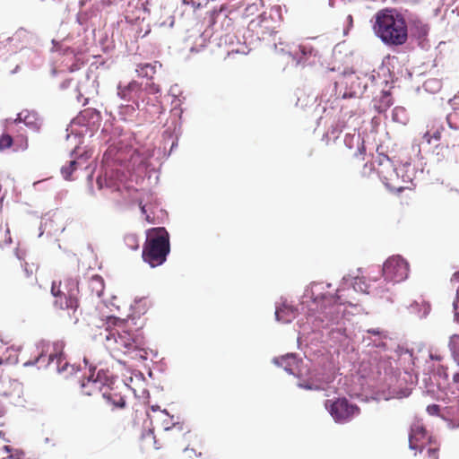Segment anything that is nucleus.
Returning a JSON list of instances; mask_svg holds the SVG:
<instances>
[{
  "mask_svg": "<svg viewBox=\"0 0 459 459\" xmlns=\"http://www.w3.org/2000/svg\"><path fill=\"white\" fill-rule=\"evenodd\" d=\"M410 313L416 315L419 318H426L431 311V305L429 301L420 302L413 300L409 306Z\"/></svg>",
  "mask_w": 459,
  "mask_h": 459,
  "instance_id": "nucleus-22",
  "label": "nucleus"
},
{
  "mask_svg": "<svg viewBox=\"0 0 459 459\" xmlns=\"http://www.w3.org/2000/svg\"><path fill=\"white\" fill-rule=\"evenodd\" d=\"M372 345L384 351L393 350L392 348L389 347V342L387 340L385 333L382 337H378L373 340Z\"/></svg>",
  "mask_w": 459,
  "mask_h": 459,
  "instance_id": "nucleus-39",
  "label": "nucleus"
},
{
  "mask_svg": "<svg viewBox=\"0 0 459 459\" xmlns=\"http://www.w3.org/2000/svg\"><path fill=\"white\" fill-rule=\"evenodd\" d=\"M414 23L420 29V33L422 35H426L428 33V30H429L428 26L426 24H424L420 20L415 21Z\"/></svg>",
  "mask_w": 459,
  "mask_h": 459,
  "instance_id": "nucleus-56",
  "label": "nucleus"
},
{
  "mask_svg": "<svg viewBox=\"0 0 459 459\" xmlns=\"http://www.w3.org/2000/svg\"><path fill=\"white\" fill-rule=\"evenodd\" d=\"M377 273V276H370V280L377 281L380 276L387 282L393 284L406 281L410 275L409 262L401 255H393L385 259L382 265H374L370 273Z\"/></svg>",
  "mask_w": 459,
  "mask_h": 459,
  "instance_id": "nucleus-5",
  "label": "nucleus"
},
{
  "mask_svg": "<svg viewBox=\"0 0 459 459\" xmlns=\"http://www.w3.org/2000/svg\"><path fill=\"white\" fill-rule=\"evenodd\" d=\"M177 126L173 125V127L169 126L168 129L164 132V134H169V137L165 138L166 141H170L172 144H175L178 141V134H177Z\"/></svg>",
  "mask_w": 459,
  "mask_h": 459,
  "instance_id": "nucleus-43",
  "label": "nucleus"
},
{
  "mask_svg": "<svg viewBox=\"0 0 459 459\" xmlns=\"http://www.w3.org/2000/svg\"><path fill=\"white\" fill-rule=\"evenodd\" d=\"M36 347L39 351H48V349H49V342L45 340V339H41L40 341H39L37 343H36Z\"/></svg>",
  "mask_w": 459,
  "mask_h": 459,
  "instance_id": "nucleus-54",
  "label": "nucleus"
},
{
  "mask_svg": "<svg viewBox=\"0 0 459 459\" xmlns=\"http://www.w3.org/2000/svg\"><path fill=\"white\" fill-rule=\"evenodd\" d=\"M123 147L117 150L118 160L121 166L130 172H137L144 169H155L151 160H166L178 145H170L169 151L161 149L159 145H117Z\"/></svg>",
  "mask_w": 459,
  "mask_h": 459,
  "instance_id": "nucleus-2",
  "label": "nucleus"
},
{
  "mask_svg": "<svg viewBox=\"0 0 459 459\" xmlns=\"http://www.w3.org/2000/svg\"><path fill=\"white\" fill-rule=\"evenodd\" d=\"M92 290H96V294L99 298L104 295L105 281L100 274H94L91 276Z\"/></svg>",
  "mask_w": 459,
  "mask_h": 459,
  "instance_id": "nucleus-30",
  "label": "nucleus"
},
{
  "mask_svg": "<svg viewBox=\"0 0 459 459\" xmlns=\"http://www.w3.org/2000/svg\"><path fill=\"white\" fill-rule=\"evenodd\" d=\"M65 343L63 341H56L53 342V353L56 354V356L58 359V361H62L65 359L66 354L64 351Z\"/></svg>",
  "mask_w": 459,
  "mask_h": 459,
  "instance_id": "nucleus-40",
  "label": "nucleus"
},
{
  "mask_svg": "<svg viewBox=\"0 0 459 459\" xmlns=\"http://www.w3.org/2000/svg\"><path fill=\"white\" fill-rule=\"evenodd\" d=\"M431 374L438 378V381L436 384V386L437 390L441 391L442 393H446V389H450V384L448 383L449 379V374L447 371V368L445 367H438L437 368L430 369Z\"/></svg>",
  "mask_w": 459,
  "mask_h": 459,
  "instance_id": "nucleus-21",
  "label": "nucleus"
},
{
  "mask_svg": "<svg viewBox=\"0 0 459 459\" xmlns=\"http://www.w3.org/2000/svg\"><path fill=\"white\" fill-rule=\"evenodd\" d=\"M97 185H98V187L99 189H102L104 187H108V188H110L113 192H117L120 196L126 201V197H127V195H123L122 193L124 191H126V188L127 186H130L129 185H124L123 186H116L114 184H109V183H104L102 182V180H100V178H97Z\"/></svg>",
  "mask_w": 459,
  "mask_h": 459,
  "instance_id": "nucleus-32",
  "label": "nucleus"
},
{
  "mask_svg": "<svg viewBox=\"0 0 459 459\" xmlns=\"http://www.w3.org/2000/svg\"><path fill=\"white\" fill-rule=\"evenodd\" d=\"M392 117L394 121L401 124H406L408 120L406 110L403 107H395L393 109Z\"/></svg>",
  "mask_w": 459,
  "mask_h": 459,
  "instance_id": "nucleus-35",
  "label": "nucleus"
},
{
  "mask_svg": "<svg viewBox=\"0 0 459 459\" xmlns=\"http://www.w3.org/2000/svg\"><path fill=\"white\" fill-rule=\"evenodd\" d=\"M356 285L359 286L361 292L366 293V294L370 293V290H368L369 285H368L365 281H360L359 283H357Z\"/></svg>",
  "mask_w": 459,
  "mask_h": 459,
  "instance_id": "nucleus-58",
  "label": "nucleus"
},
{
  "mask_svg": "<svg viewBox=\"0 0 459 459\" xmlns=\"http://www.w3.org/2000/svg\"><path fill=\"white\" fill-rule=\"evenodd\" d=\"M94 118L100 117V112L96 109L92 108H87L84 109L80 113V115L72 122L70 126V131L71 134H74L75 136H78V142H82V137L90 132L89 128L82 123H84L86 118Z\"/></svg>",
  "mask_w": 459,
  "mask_h": 459,
  "instance_id": "nucleus-15",
  "label": "nucleus"
},
{
  "mask_svg": "<svg viewBox=\"0 0 459 459\" xmlns=\"http://www.w3.org/2000/svg\"><path fill=\"white\" fill-rule=\"evenodd\" d=\"M15 452H16L15 455H8L4 459H22V457L24 456V454L22 452H19L18 450H15Z\"/></svg>",
  "mask_w": 459,
  "mask_h": 459,
  "instance_id": "nucleus-64",
  "label": "nucleus"
},
{
  "mask_svg": "<svg viewBox=\"0 0 459 459\" xmlns=\"http://www.w3.org/2000/svg\"><path fill=\"white\" fill-rule=\"evenodd\" d=\"M293 366L297 367L295 364H292L290 360L286 362V364L282 367L283 370L290 376H294L295 377H299V375L297 374L293 368Z\"/></svg>",
  "mask_w": 459,
  "mask_h": 459,
  "instance_id": "nucleus-51",
  "label": "nucleus"
},
{
  "mask_svg": "<svg viewBox=\"0 0 459 459\" xmlns=\"http://www.w3.org/2000/svg\"><path fill=\"white\" fill-rule=\"evenodd\" d=\"M21 123H23L33 132H39L42 125V121L36 111L23 109L18 113L17 117L8 125V132L2 134L0 143H13V142L22 143L27 142V136L23 133H18V127Z\"/></svg>",
  "mask_w": 459,
  "mask_h": 459,
  "instance_id": "nucleus-6",
  "label": "nucleus"
},
{
  "mask_svg": "<svg viewBox=\"0 0 459 459\" xmlns=\"http://www.w3.org/2000/svg\"><path fill=\"white\" fill-rule=\"evenodd\" d=\"M178 420L173 421L170 426H165L164 431L168 432L172 430L174 428H177L179 431L184 429V421H179V417H177Z\"/></svg>",
  "mask_w": 459,
  "mask_h": 459,
  "instance_id": "nucleus-49",
  "label": "nucleus"
},
{
  "mask_svg": "<svg viewBox=\"0 0 459 459\" xmlns=\"http://www.w3.org/2000/svg\"><path fill=\"white\" fill-rule=\"evenodd\" d=\"M117 395H118V394H112L108 392L102 393V398L105 400V402L108 404H109L113 407V410L114 409H119V410L125 409L127 405L126 397L125 395L119 394V399L116 400V399H114V396H117Z\"/></svg>",
  "mask_w": 459,
  "mask_h": 459,
  "instance_id": "nucleus-26",
  "label": "nucleus"
},
{
  "mask_svg": "<svg viewBox=\"0 0 459 459\" xmlns=\"http://www.w3.org/2000/svg\"><path fill=\"white\" fill-rule=\"evenodd\" d=\"M377 176L379 180L384 184L385 187L393 194L400 195L404 191V186H393L389 182L386 176H385L382 172L377 171Z\"/></svg>",
  "mask_w": 459,
  "mask_h": 459,
  "instance_id": "nucleus-34",
  "label": "nucleus"
},
{
  "mask_svg": "<svg viewBox=\"0 0 459 459\" xmlns=\"http://www.w3.org/2000/svg\"><path fill=\"white\" fill-rule=\"evenodd\" d=\"M79 277H67L65 280V300L59 302L58 299L54 300V307L62 310H71L72 314L69 313V316L74 318V324L76 325L79 322V317L75 315L77 309L80 307L79 300Z\"/></svg>",
  "mask_w": 459,
  "mask_h": 459,
  "instance_id": "nucleus-9",
  "label": "nucleus"
},
{
  "mask_svg": "<svg viewBox=\"0 0 459 459\" xmlns=\"http://www.w3.org/2000/svg\"><path fill=\"white\" fill-rule=\"evenodd\" d=\"M93 152L92 145H74L69 152V157L77 162V168L87 169V163L92 157Z\"/></svg>",
  "mask_w": 459,
  "mask_h": 459,
  "instance_id": "nucleus-17",
  "label": "nucleus"
},
{
  "mask_svg": "<svg viewBox=\"0 0 459 459\" xmlns=\"http://www.w3.org/2000/svg\"><path fill=\"white\" fill-rule=\"evenodd\" d=\"M431 373H425L424 372V377L422 379V383L425 388V392L427 394L430 395L433 398H436V390L435 385L436 384L432 380V377L430 375Z\"/></svg>",
  "mask_w": 459,
  "mask_h": 459,
  "instance_id": "nucleus-33",
  "label": "nucleus"
},
{
  "mask_svg": "<svg viewBox=\"0 0 459 459\" xmlns=\"http://www.w3.org/2000/svg\"><path fill=\"white\" fill-rule=\"evenodd\" d=\"M126 246L131 250L136 251L139 249V238L136 234L129 233L124 237Z\"/></svg>",
  "mask_w": 459,
  "mask_h": 459,
  "instance_id": "nucleus-37",
  "label": "nucleus"
},
{
  "mask_svg": "<svg viewBox=\"0 0 459 459\" xmlns=\"http://www.w3.org/2000/svg\"><path fill=\"white\" fill-rule=\"evenodd\" d=\"M324 406L337 424L348 423L360 413V408L355 403L341 394L325 399Z\"/></svg>",
  "mask_w": 459,
  "mask_h": 459,
  "instance_id": "nucleus-8",
  "label": "nucleus"
},
{
  "mask_svg": "<svg viewBox=\"0 0 459 459\" xmlns=\"http://www.w3.org/2000/svg\"><path fill=\"white\" fill-rule=\"evenodd\" d=\"M345 307L342 305L325 307L314 316L313 324L321 328L314 336L309 337L313 345L332 341L333 343L342 342L349 338L345 326Z\"/></svg>",
  "mask_w": 459,
  "mask_h": 459,
  "instance_id": "nucleus-1",
  "label": "nucleus"
},
{
  "mask_svg": "<svg viewBox=\"0 0 459 459\" xmlns=\"http://www.w3.org/2000/svg\"><path fill=\"white\" fill-rule=\"evenodd\" d=\"M146 437H152L155 439L154 429L153 427L149 428L142 432V438H145Z\"/></svg>",
  "mask_w": 459,
  "mask_h": 459,
  "instance_id": "nucleus-59",
  "label": "nucleus"
},
{
  "mask_svg": "<svg viewBox=\"0 0 459 459\" xmlns=\"http://www.w3.org/2000/svg\"><path fill=\"white\" fill-rule=\"evenodd\" d=\"M71 366L69 363H65L63 366L60 365V362L56 363V372L58 374H63L65 371L67 370V368Z\"/></svg>",
  "mask_w": 459,
  "mask_h": 459,
  "instance_id": "nucleus-61",
  "label": "nucleus"
},
{
  "mask_svg": "<svg viewBox=\"0 0 459 459\" xmlns=\"http://www.w3.org/2000/svg\"><path fill=\"white\" fill-rule=\"evenodd\" d=\"M145 234L142 258L151 268H156L165 264L170 254V234L165 227L147 229Z\"/></svg>",
  "mask_w": 459,
  "mask_h": 459,
  "instance_id": "nucleus-4",
  "label": "nucleus"
},
{
  "mask_svg": "<svg viewBox=\"0 0 459 459\" xmlns=\"http://www.w3.org/2000/svg\"><path fill=\"white\" fill-rule=\"evenodd\" d=\"M122 194L127 195L126 201L130 204L138 205L142 216L148 223H157L155 210L159 208L160 202L152 191L138 189L131 186H127Z\"/></svg>",
  "mask_w": 459,
  "mask_h": 459,
  "instance_id": "nucleus-7",
  "label": "nucleus"
},
{
  "mask_svg": "<svg viewBox=\"0 0 459 459\" xmlns=\"http://www.w3.org/2000/svg\"><path fill=\"white\" fill-rule=\"evenodd\" d=\"M131 338L134 340V350L136 351H143L145 345V338L142 331V326L135 329L134 333H131Z\"/></svg>",
  "mask_w": 459,
  "mask_h": 459,
  "instance_id": "nucleus-29",
  "label": "nucleus"
},
{
  "mask_svg": "<svg viewBox=\"0 0 459 459\" xmlns=\"http://www.w3.org/2000/svg\"><path fill=\"white\" fill-rule=\"evenodd\" d=\"M120 328L122 329V333L118 334L117 339H116V342L129 351L132 350L136 351L134 350V340L131 338V329H129L127 325Z\"/></svg>",
  "mask_w": 459,
  "mask_h": 459,
  "instance_id": "nucleus-25",
  "label": "nucleus"
},
{
  "mask_svg": "<svg viewBox=\"0 0 459 459\" xmlns=\"http://www.w3.org/2000/svg\"><path fill=\"white\" fill-rule=\"evenodd\" d=\"M393 105V98L388 91H383L379 99L374 100V108L378 113L385 112Z\"/></svg>",
  "mask_w": 459,
  "mask_h": 459,
  "instance_id": "nucleus-24",
  "label": "nucleus"
},
{
  "mask_svg": "<svg viewBox=\"0 0 459 459\" xmlns=\"http://www.w3.org/2000/svg\"><path fill=\"white\" fill-rule=\"evenodd\" d=\"M375 170H376V168H375L374 164L373 163H369L368 161H367L364 164V166H363V168H362V169L360 171V176L362 178L369 177L370 174L372 172H374Z\"/></svg>",
  "mask_w": 459,
  "mask_h": 459,
  "instance_id": "nucleus-46",
  "label": "nucleus"
},
{
  "mask_svg": "<svg viewBox=\"0 0 459 459\" xmlns=\"http://www.w3.org/2000/svg\"><path fill=\"white\" fill-rule=\"evenodd\" d=\"M440 419L447 423L449 429H459V400L443 408Z\"/></svg>",
  "mask_w": 459,
  "mask_h": 459,
  "instance_id": "nucleus-19",
  "label": "nucleus"
},
{
  "mask_svg": "<svg viewBox=\"0 0 459 459\" xmlns=\"http://www.w3.org/2000/svg\"><path fill=\"white\" fill-rule=\"evenodd\" d=\"M319 284V282L313 281L310 283V285L305 288L303 295L299 299V306H301V310L303 312H305L306 309L311 310L308 303L318 305L324 299L325 294L323 291L319 292L318 294H315L313 290V288Z\"/></svg>",
  "mask_w": 459,
  "mask_h": 459,
  "instance_id": "nucleus-18",
  "label": "nucleus"
},
{
  "mask_svg": "<svg viewBox=\"0 0 459 459\" xmlns=\"http://www.w3.org/2000/svg\"><path fill=\"white\" fill-rule=\"evenodd\" d=\"M361 82L354 73L342 75L341 81L335 82L336 93L343 99L356 97L361 93Z\"/></svg>",
  "mask_w": 459,
  "mask_h": 459,
  "instance_id": "nucleus-10",
  "label": "nucleus"
},
{
  "mask_svg": "<svg viewBox=\"0 0 459 459\" xmlns=\"http://www.w3.org/2000/svg\"><path fill=\"white\" fill-rule=\"evenodd\" d=\"M14 255L16 256V258L20 261H22L25 259V252L22 249H20L19 247H16L14 249Z\"/></svg>",
  "mask_w": 459,
  "mask_h": 459,
  "instance_id": "nucleus-62",
  "label": "nucleus"
},
{
  "mask_svg": "<svg viewBox=\"0 0 459 459\" xmlns=\"http://www.w3.org/2000/svg\"><path fill=\"white\" fill-rule=\"evenodd\" d=\"M341 131L338 127H333L331 131L326 133L327 141H336L339 137Z\"/></svg>",
  "mask_w": 459,
  "mask_h": 459,
  "instance_id": "nucleus-52",
  "label": "nucleus"
},
{
  "mask_svg": "<svg viewBox=\"0 0 459 459\" xmlns=\"http://www.w3.org/2000/svg\"><path fill=\"white\" fill-rule=\"evenodd\" d=\"M367 154V145H357V151L354 152L353 157L357 159L365 160Z\"/></svg>",
  "mask_w": 459,
  "mask_h": 459,
  "instance_id": "nucleus-48",
  "label": "nucleus"
},
{
  "mask_svg": "<svg viewBox=\"0 0 459 459\" xmlns=\"http://www.w3.org/2000/svg\"><path fill=\"white\" fill-rule=\"evenodd\" d=\"M60 286H61V282H59V284L56 286V281H53L51 290H50V293L55 298V300L58 299L59 302L61 300H65V292L60 289Z\"/></svg>",
  "mask_w": 459,
  "mask_h": 459,
  "instance_id": "nucleus-42",
  "label": "nucleus"
},
{
  "mask_svg": "<svg viewBox=\"0 0 459 459\" xmlns=\"http://www.w3.org/2000/svg\"><path fill=\"white\" fill-rule=\"evenodd\" d=\"M412 151L417 152L416 155L420 159H427L434 162H440L445 159H448L451 154L450 145H428L429 149L424 150L426 157L421 154V145H411Z\"/></svg>",
  "mask_w": 459,
  "mask_h": 459,
  "instance_id": "nucleus-14",
  "label": "nucleus"
},
{
  "mask_svg": "<svg viewBox=\"0 0 459 459\" xmlns=\"http://www.w3.org/2000/svg\"><path fill=\"white\" fill-rule=\"evenodd\" d=\"M296 385L303 390L307 391H323V387L320 384L314 382L307 378L299 377Z\"/></svg>",
  "mask_w": 459,
  "mask_h": 459,
  "instance_id": "nucleus-28",
  "label": "nucleus"
},
{
  "mask_svg": "<svg viewBox=\"0 0 459 459\" xmlns=\"http://www.w3.org/2000/svg\"><path fill=\"white\" fill-rule=\"evenodd\" d=\"M426 411L430 416H437L440 418L443 409L438 404L430 403L426 407Z\"/></svg>",
  "mask_w": 459,
  "mask_h": 459,
  "instance_id": "nucleus-44",
  "label": "nucleus"
},
{
  "mask_svg": "<svg viewBox=\"0 0 459 459\" xmlns=\"http://www.w3.org/2000/svg\"><path fill=\"white\" fill-rule=\"evenodd\" d=\"M289 360L296 366H299L303 363L299 355L293 352L286 353L281 356H275L272 359V363L278 368H282Z\"/></svg>",
  "mask_w": 459,
  "mask_h": 459,
  "instance_id": "nucleus-23",
  "label": "nucleus"
},
{
  "mask_svg": "<svg viewBox=\"0 0 459 459\" xmlns=\"http://www.w3.org/2000/svg\"><path fill=\"white\" fill-rule=\"evenodd\" d=\"M143 301V298H135L134 300V304L130 305L131 313L126 317L121 318L116 315H109L108 318L109 320H113L115 325L118 327H126L130 321L132 325H136L137 320L141 317L142 315H144L147 312V307L141 303Z\"/></svg>",
  "mask_w": 459,
  "mask_h": 459,
  "instance_id": "nucleus-12",
  "label": "nucleus"
},
{
  "mask_svg": "<svg viewBox=\"0 0 459 459\" xmlns=\"http://www.w3.org/2000/svg\"><path fill=\"white\" fill-rule=\"evenodd\" d=\"M142 396L144 399V403H149L151 401V393L147 388H143L142 391Z\"/></svg>",
  "mask_w": 459,
  "mask_h": 459,
  "instance_id": "nucleus-63",
  "label": "nucleus"
},
{
  "mask_svg": "<svg viewBox=\"0 0 459 459\" xmlns=\"http://www.w3.org/2000/svg\"><path fill=\"white\" fill-rule=\"evenodd\" d=\"M143 90L144 92H147L149 94H156L160 91V86L153 82H151L148 85H146V87L143 88Z\"/></svg>",
  "mask_w": 459,
  "mask_h": 459,
  "instance_id": "nucleus-53",
  "label": "nucleus"
},
{
  "mask_svg": "<svg viewBox=\"0 0 459 459\" xmlns=\"http://www.w3.org/2000/svg\"><path fill=\"white\" fill-rule=\"evenodd\" d=\"M139 76L152 78L156 73V66L152 64H139L136 68Z\"/></svg>",
  "mask_w": 459,
  "mask_h": 459,
  "instance_id": "nucleus-31",
  "label": "nucleus"
},
{
  "mask_svg": "<svg viewBox=\"0 0 459 459\" xmlns=\"http://www.w3.org/2000/svg\"><path fill=\"white\" fill-rule=\"evenodd\" d=\"M373 30L377 37L389 47H399L408 40L407 22L403 14L393 9L376 13Z\"/></svg>",
  "mask_w": 459,
  "mask_h": 459,
  "instance_id": "nucleus-3",
  "label": "nucleus"
},
{
  "mask_svg": "<svg viewBox=\"0 0 459 459\" xmlns=\"http://www.w3.org/2000/svg\"><path fill=\"white\" fill-rule=\"evenodd\" d=\"M368 333L376 336L377 338L382 337L385 333V331L380 329V328H369L368 331Z\"/></svg>",
  "mask_w": 459,
  "mask_h": 459,
  "instance_id": "nucleus-55",
  "label": "nucleus"
},
{
  "mask_svg": "<svg viewBox=\"0 0 459 459\" xmlns=\"http://www.w3.org/2000/svg\"><path fill=\"white\" fill-rule=\"evenodd\" d=\"M77 162L75 160H68L66 161L61 168H60V173L62 178L65 181H73V174L77 170L80 169L77 168Z\"/></svg>",
  "mask_w": 459,
  "mask_h": 459,
  "instance_id": "nucleus-27",
  "label": "nucleus"
},
{
  "mask_svg": "<svg viewBox=\"0 0 459 459\" xmlns=\"http://www.w3.org/2000/svg\"><path fill=\"white\" fill-rule=\"evenodd\" d=\"M454 320L459 324V288L456 290V296L453 301Z\"/></svg>",
  "mask_w": 459,
  "mask_h": 459,
  "instance_id": "nucleus-45",
  "label": "nucleus"
},
{
  "mask_svg": "<svg viewBox=\"0 0 459 459\" xmlns=\"http://www.w3.org/2000/svg\"><path fill=\"white\" fill-rule=\"evenodd\" d=\"M424 139L429 143L431 141V139H434L436 141H439L441 139V134L440 132L436 129L435 131H433L432 134H430V132H427L425 134H424Z\"/></svg>",
  "mask_w": 459,
  "mask_h": 459,
  "instance_id": "nucleus-50",
  "label": "nucleus"
},
{
  "mask_svg": "<svg viewBox=\"0 0 459 459\" xmlns=\"http://www.w3.org/2000/svg\"><path fill=\"white\" fill-rule=\"evenodd\" d=\"M138 108L134 105H122L119 108V115L123 120L132 117Z\"/></svg>",
  "mask_w": 459,
  "mask_h": 459,
  "instance_id": "nucleus-38",
  "label": "nucleus"
},
{
  "mask_svg": "<svg viewBox=\"0 0 459 459\" xmlns=\"http://www.w3.org/2000/svg\"><path fill=\"white\" fill-rule=\"evenodd\" d=\"M289 56L292 59L297 60L298 64L311 63L310 58L316 56V50L308 44H301L299 46L298 50L293 53H289ZM314 62V60H312Z\"/></svg>",
  "mask_w": 459,
  "mask_h": 459,
  "instance_id": "nucleus-20",
  "label": "nucleus"
},
{
  "mask_svg": "<svg viewBox=\"0 0 459 459\" xmlns=\"http://www.w3.org/2000/svg\"><path fill=\"white\" fill-rule=\"evenodd\" d=\"M394 351L395 352L396 354V359H399L401 358L402 355L403 354H410L411 359H413V355H412V351L411 352L409 351L408 348L406 347H403V346H400V345H397L394 349Z\"/></svg>",
  "mask_w": 459,
  "mask_h": 459,
  "instance_id": "nucleus-47",
  "label": "nucleus"
},
{
  "mask_svg": "<svg viewBox=\"0 0 459 459\" xmlns=\"http://www.w3.org/2000/svg\"><path fill=\"white\" fill-rule=\"evenodd\" d=\"M356 284H357V277L352 276L351 274H347L342 278V280L340 281L339 289L344 290H348L351 287H352V288H354V290H357Z\"/></svg>",
  "mask_w": 459,
  "mask_h": 459,
  "instance_id": "nucleus-36",
  "label": "nucleus"
},
{
  "mask_svg": "<svg viewBox=\"0 0 459 459\" xmlns=\"http://www.w3.org/2000/svg\"><path fill=\"white\" fill-rule=\"evenodd\" d=\"M248 29L255 33L257 38H264L265 35H271L274 32L273 20L266 13H263L255 19H253L248 24Z\"/></svg>",
  "mask_w": 459,
  "mask_h": 459,
  "instance_id": "nucleus-16",
  "label": "nucleus"
},
{
  "mask_svg": "<svg viewBox=\"0 0 459 459\" xmlns=\"http://www.w3.org/2000/svg\"><path fill=\"white\" fill-rule=\"evenodd\" d=\"M438 448L437 447H429L427 449V454L429 455V457L430 459H435V458H437L438 459Z\"/></svg>",
  "mask_w": 459,
  "mask_h": 459,
  "instance_id": "nucleus-57",
  "label": "nucleus"
},
{
  "mask_svg": "<svg viewBox=\"0 0 459 459\" xmlns=\"http://www.w3.org/2000/svg\"><path fill=\"white\" fill-rule=\"evenodd\" d=\"M134 359H139L140 360L146 361L148 359V355L146 351L143 349L141 351H138L135 353V356L133 357Z\"/></svg>",
  "mask_w": 459,
  "mask_h": 459,
  "instance_id": "nucleus-60",
  "label": "nucleus"
},
{
  "mask_svg": "<svg viewBox=\"0 0 459 459\" xmlns=\"http://www.w3.org/2000/svg\"><path fill=\"white\" fill-rule=\"evenodd\" d=\"M29 145H0V153H15L19 152H25Z\"/></svg>",
  "mask_w": 459,
  "mask_h": 459,
  "instance_id": "nucleus-41",
  "label": "nucleus"
},
{
  "mask_svg": "<svg viewBox=\"0 0 459 459\" xmlns=\"http://www.w3.org/2000/svg\"><path fill=\"white\" fill-rule=\"evenodd\" d=\"M117 94L123 100L132 102L139 108V101H143L144 90L142 83L133 80L127 84L119 83L117 87Z\"/></svg>",
  "mask_w": 459,
  "mask_h": 459,
  "instance_id": "nucleus-11",
  "label": "nucleus"
},
{
  "mask_svg": "<svg viewBox=\"0 0 459 459\" xmlns=\"http://www.w3.org/2000/svg\"><path fill=\"white\" fill-rule=\"evenodd\" d=\"M299 314V306L289 304L288 299L281 297L279 301L275 302L274 317L275 320L282 324H290Z\"/></svg>",
  "mask_w": 459,
  "mask_h": 459,
  "instance_id": "nucleus-13",
  "label": "nucleus"
}]
</instances>
